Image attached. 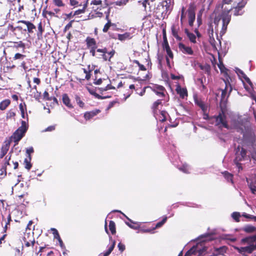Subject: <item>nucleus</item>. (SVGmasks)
<instances>
[{
	"instance_id": "nucleus-1",
	"label": "nucleus",
	"mask_w": 256,
	"mask_h": 256,
	"mask_svg": "<svg viewBox=\"0 0 256 256\" xmlns=\"http://www.w3.org/2000/svg\"><path fill=\"white\" fill-rule=\"evenodd\" d=\"M234 128L238 132L243 134L242 141L248 148H256V136L254 130L248 122L238 121Z\"/></svg>"
},
{
	"instance_id": "nucleus-2",
	"label": "nucleus",
	"mask_w": 256,
	"mask_h": 256,
	"mask_svg": "<svg viewBox=\"0 0 256 256\" xmlns=\"http://www.w3.org/2000/svg\"><path fill=\"white\" fill-rule=\"evenodd\" d=\"M232 0H222V2L217 6L218 8H221L222 12L220 14V18L222 20V26L220 34L222 35L224 34L226 30L228 24L231 20V15L230 14V12L233 8H231L230 9L224 8V4H229Z\"/></svg>"
},
{
	"instance_id": "nucleus-3",
	"label": "nucleus",
	"mask_w": 256,
	"mask_h": 256,
	"mask_svg": "<svg viewBox=\"0 0 256 256\" xmlns=\"http://www.w3.org/2000/svg\"><path fill=\"white\" fill-rule=\"evenodd\" d=\"M228 79L229 78H226V79H224L226 86L224 89H220L222 94L220 102V106L226 107L228 99L232 90V85L230 84Z\"/></svg>"
},
{
	"instance_id": "nucleus-4",
	"label": "nucleus",
	"mask_w": 256,
	"mask_h": 256,
	"mask_svg": "<svg viewBox=\"0 0 256 256\" xmlns=\"http://www.w3.org/2000/svg\"><path fill=\"white\" fill-rule=\"evenodd\" d=\"M28 126L25 121H22V125L12 134V136L6 140H11L14 142V146L18 144L20 140L24 136L25 133L28 130Z\"/></svg>"
},
{
	"instance_id": "nucleus-5",
	"label": "nucleus",
	"mask_w": 256,
	"mask_h": 256,
	"mask_svg": "<svg viewBox=\"0 0 256 256\" xmlns=\"http://www.w3.org/2000/svg\"><path fill=\"white\" fill-rule=\"evenodd\" d=\"M220 112L218 116H214L216 120V125H222L224 128H228V125L226 120V107L220 106Z\"/></svg>"
},
{
	"instance_id": "nucleus-6",
	"label": "nucleus",
	"mask_w": 256,
	"mask_h": 256,
	"mask_svg": "<svg viewBox=\"0 0 256 256\" xmlns=\"http://www.w3.org/2000/svg\"><path fill=\"white\" fill-rule=\"evenodd\" d=\"M196 6L194 3H190L189 4L188 8L187 10L188 24L192 27L194 26V22L196 20Z\"/></svg>"
},
{
	"instance_id": "nucleus-7",
	"label": "nucleus",
	"mask_w": 256,
	"mask_h": 256,
	"mask_svg": "<svg viewBox=\"0 0 256 256\" xmlns=\"http://www.w3.org/2000/svg\"><path fill=\"white\" fill-rule=\"evenodd\" d=\"M246 150L244 148H241L238 146L236 150V158H234L236 162L242 161L244 160L246 156Z\"/></svg>"
},
{
	"instance_id": "nucleus-8",
	"label": "nucleus",
	"mask_w": 256,
	"mask_h": 256,
	"mask_svg": "<svg viewBox=\"0 0 256 256\" xmlns=\"http://www.w3.org/2000/svg\"><path fill=\"white\" fill-rule=\"evenodd\" d=\"M248 0H241L237 4V6L234 8V14L236 16L242 15L243 14L242 9L245 6L247 3Z\"/></svg>"
},
{
	"instance_id": "nucleus-9",
	"label": "nucleus",
	"mask_w": 256,
	"mask_h": 256,
	"mask_svg": "<svg viewBox=\"0 0 256 256\" xmlns=\"http://www.w3.org/2000/svg\"><path fill=\"white\" fill-rule=\"evenodd\" d=\"M152 90L157 96L160 97H164L166 96V94H167L164 87L158 84L154 85Z\"/></svg>"
},
{
	"instance_id": "nucleus-10",
	"label": "nucleus",
	"mask_w": 256,
	"mask_h": 256,
	"mask_svg": "<svg viewBox=\"0 0 256 256\" xmlns=\"http://www.w3.org/2000/svg\"><path fill=\"white\" fill-rule=\"evenodd\" d=\"M18 23L24 24L26 26V28L24 29V31H27L28 34L34 32V30L36 29V26L30 21L25 20H20Z\"/></svg>"
},
{
	"instance_id": "nucleus-11",
	"label": "nucleus",
	"mask_w": 256,
	"mask_h": 256,
	"mask_svg": "<svg viewBox=\"0 0 256 256\" xmlns=\"http://www.w3.org/2000/svg\"><path fill=\"white\" fill-rule=\"evenodd\" d=\"M178 46L180 50L183 54L188 55H192L194 54V51L191 47L186 46L182 42L179 43Z\"/></svg>"
},
{
	"instance_id": "nucleus-12",
	"label": "nucleus",
	"mask_w": 256,
	"mask_h": 256,
	"mask_svg": "<svg viewBox=\"0 0 256 256\" xmlns=\"http://www.w3.org/2000/svg\"><path fill=\"white\" fill-rule=\"evenodd\" d=\"M234 248L239 253L242 254L247 252L248 254H252L254 252V248L252 247V245L244 247H238L234 246Z\"/></svg>"
},
{
	"instance_id": "nucleus-13",
	"label": "nucleus",
	"mask_w": 256,
	"mask_h": 256,
	"mask_svg": "<svg viewBox=\"0 0 256 256\" xmlns=\"http://www.w3.org/2000/svg\"><path fill=\"white\" fill-rule=\"evenodd\" d=\"M194 102L195 104L199 106L204 112H206L207 111L208 107L201 98L195 96H194Z\"/></svg>"
},
{
	"instance_id": "nucleus-14",
	"label": "nucleus",
	"mask_w": 256,
	"mask_h": 256,
	"mask_svg": "<svg viewBox=\"0 0 256 256\" xmlns=\"http://www.w3.org/2000/svg\"><path fill=\"white\" fill-rule=\"evenodd\" d=\"M256 242V234L242 238L240 242L242 244H248L249 246H250L254 245V242Z\"/></svg>"
},
{
	"instance_id": "nucleus-15",
	"label": "nucleus",
	"mask_w": 256,
	"mask_h": 256,
	"mask_svg": "<svg viewBox=\"0 0 256 256\" xmlns=\"http://www.w3.org/2000/svg\"><path fill=\"white\" fill-rule=\"evenodd\" d=\"M96 52L100 53L97 55L96 58H102L104 61H108L109 60L108 58V56L106 55L107 54V48H98L96 50Z\"/></svg>"
},
{
	"instance_id": "nucleus-16",
	"label": "nucleus",
	"mask_w": 256,
	"mask_h": 256,
	"mask_svg": "<svg viewBox=\"0 0 256 256\" xmlns=\"http://www.w3.org/2000/svg\"><path fill=\"white\" fill-rule=\"evenodd\" d=\"M176 93L179 94L180 98H184L186 96H188L186 88H182L179 84L176 86Z\"/></svg>"
},
{
	"instance_id": "nucleus-17",
	"label": "nucleus",
	"mask_w": 256,
	"mask_h": 256,
	"mask_svg": "<svg viewBox=\"0 0 256 256\" xmlns=\"http://www.w3.org/2000/svg\"><path fill=\"white\" fill-rule=\"evenodd\" d=\"M100 112V110H94L90 112H86L84 114V117L86 120H90L94 116H96Z\"/></svg>"
},
{
	"instance_id": "nucleus-18",
	"label": "nucleus",
	"mask_w": 256,
	"mask_h": 256,
	"mask_svg": "<svg viewBox=\"0 0 256 256\" xmlns=\"http://www.w3.org/2000/svg\"><path fill=\"white\" fill-rule=\"evenodd\" d=\"M50 231L52 232V234L54 235V239H56L58 240L60 246V247L62 248L64 246V244L62 238H60V236L59 234L58 230L55 228H51Z\"/></svg>"
},
{
	"instance_id": "nucleus-19",
	"label": "nucleus",
	"mask_w": 256,
	"mask_h": 256,
	"mask_svg": "<svg viewBox=\"0 0 256 256\" xmlns=\"http://www.w3.org/2000/svg\"><path fill=\"white\" fill-rule=\"evenodd\" d=\"M246 180L248 182L249 188L253 194H256V180L246 178Z\"/></svg>"
},
{
	"instance_id": "nucleus-20",
	"label": "nucleus",
	"mask_w": 256,
	"mask_h": 256,
	"mask_svg": "<svg viewBox=\"0 0 256 256\" xmlns=\"http://www.w3.org/2000/svg\"><path fill=\"white\" fill-rule=\"evenodd\" d=\"M11 144V140H6L0 148V152L5 154H7L10 146Z\"/></svg>"
},
{
	"instance_id": "nucleus-21",
	"label": "nucleus",
	"mask_w": 256,
	"mask_h": 256,
	"mask_svg": "<svg viewBox=\"0 0 256 256\" xmlns=\"http://www.w3.org/2000/svg\"><path fill=\"white\" fill-rule=\"evenodd\" d=\"M11 156H10L8 160L7 156L6 157L5 160L6 162L2 166L0 170V176H5L6 175V166L10 164V159Z\"/></svg>"
},
{
	"instance_id": "nucleus-22",
	"label": "nucleus",
	"mask_w": 256,
	"mask_h": 256,
	"mask_svg": "<svg viewBox=\"0 0 256 256\" xmlns=\"http://www.w3.org/2000/svg\"><path fill=\"white\" fill-rule=\"evenodd\" d=\"M86 46L88 48H96V43L94 38L88 36L86 40Z\"/></svg>"
},
{
	"instance_id": "nucleus-23",
	"label": "nucleus",
	"mask_w": 256,
	"mask_h": 256,
	"mask_svg": "<svg viewBox=\"0 0 256 256\" xmlns=\"http://www.w3.org/2000/svg\"><path fill=\"white\" fill-rule=\"evenodd\" d=\"M63 103L68 108H72L73 106L70 103V100L66 94H64L62 96Z\"/></svg>"
},
{
	"instance_id": "nucleus-24",
	"label": "nucleus",
	"mask_w": 256,
	"mask_h": 256,
	"mask_svg": "<svg viewBox=\"0 0 256 256\" xmlns=\"http://www.w3.org/2000/svg\"><path fill=\"white\" fill-rule=\"evenodd\" d=\"M184 32L191 42L194 44L196 43V36L194 34L190 32L188 28L184 29Z\"/></svg>"
},
{
	"instance_id": "nucleus-25",
	"label": "nucleus",
	"mask_w": 256,
	"mask_h": 256,
	"mask_svg": "<svg viewBox=\"0 0 256 256\" xmlns=\"http://www.w3.org/2000/svg\"><path fill=\"white\" fill-rule=\"evenodd\" d=\"M172 33V36L178 40H182V38L178 34V31L179 30V28H176V26L174 24L171 27Z\"/></svg>"
},
{
	"instance_id": "nucleus-26",
	"label": "nucleus",
	"mask_w": 256,
	"mask_h": 256,
	"mask_svg": "<svg viewBox=\"0 0 256 256\" xmlns=\"http://www.w3.org/2000/svg\"><path fill=\"white\" fill-rule=\"evenodd\" d=\"M162 7H165L166 13L168 12H170L172 10V8L170 7V0H163L162 2Z\"/></svg>"
},
{
	"instance_id": "nucleus-27",
	"label": "nucleus",
	"mask_w": 256,
	"mask_h": 256,
	"mask_svg": "<svg viewBox=\"0 0 256 256\" xmlns=\"http://www.w3.org/2000/svg\"><path fill=\"white\" fill-rule=\"evenodd\" d=\"M162 48L164 50L166 51V52L168 57L172 59L174 58V54L170 50L169 44H162Z\"/></svg>"
},
{
	"instance_id": "nucleus-28",
	"label": "nucleus",
	"mask_w": 256,
	"mask_h": 256,
	"mask_svg": "<svg viewBox=\"0 0 256 256\" xmlns=\"http://www.w3.org/2000/svg\"><path fill=\"white\" fill-rule=\"evenodd\" d=\"M110 240H112V244L109 247L108 250L102 254L104 256H108L114 248L116 245V241L114 240H112V238L110 236Z\"/></svg>"
},
{
	"instance_id": "nucleus-29",
	"label": "nucleus",
	"mask_w": 256,
	"mask_h": 256,
	"mask_svg": "<svg viewBox=\"0 0 256 256\" xmlns=\"http://www.w3.org/2000/svg\"><path fill=\"white\" fill-rule=\"evenodd\" d=\"M198 66L202 70L205 72V73L207 74L208 75H210L211 68L210 64H200Z\"/></svg>"
},
{
	"instance_id": "nucleus-30",
	"label": "nucleus",
	"mask_w": 256,
	"mask_h": 256,
	"mask_svg": "<svg viewBox=\"0 0 256 256\" xmlns=\"http://www.w3.org/2000/svg\"><path fill=\"white\" fill-rule=\"evenodd\" d=\"M218 66L220 70V72L222 73H224L226 75V78H230V76L228 74V70L226 68H225L224 64L220 60V63L218 64Z\"/></svg>"
},
{
	"instance_id": "nucleus-31",
	"label": "nucleus",
	"mask_w": 256,
	"mask_h": 256,
	"mask_svg": "<svg viewBox=\"0 0 256 256\" xmlns=\"http://www.w3.org/2000/svg\"><path fill=\"white\" fill-rule=\"evenodd\" d=\"M10 104V100L9 99H6L0 102V110H5Z\"/></svg>"
},
{
	"instance_id": "nucleus-32",
	"label": "nucleus",
	"mask_w": 256,
	"mask_h": 256,
	"mask_svg": "<svg viewBox=\"0 0 256 256\" xmlns=\"http://www.w3.org/2000/svg\"><path fill=\"white\" fill-rule=\"evenodd\" d=\"M242 230L248 234L252 233L256 230V227L252 225H246L242 228Z\"/></svg>"
},
{
	"instance_id": "nucleus-33",
	"label": "nucleus",
	"mask_w": 256,
	"mask_h": 256,
	"mask_svg": "<svg viewBox=\"0 0 256 256\" xmlns=\"http://www.w3.org/2000/svg\"><path fill=\"white\" fill-rule=\"evenodd\" d=\"M90 66H88V70H87L86 69L84 68H82V70H83L84 73L86 74V76H84V78H82V80H88L90 78V77H91L90 72L92 70H90Z\"/></svg>"
},
{
	"instance_id": "nucleus-34",
	"label": "nucleus",
	"mask_w": 256,
	"mask_h": 256,
	"mask_svg": "<svg viewBox=\"0 0 256 256\" xmlns=\"http://www.w3.org/2000/svg\"><path fill=\"white\" fill-rule=\"evenodd\" d=\"M222 174L228 182H230L232 184H234L233 175L232 174L227 171L222 172Z\"/></svg>"
},
{
	"instance_id": "nucleus-35",
	"label": "nucleus",
	"mask_w": 256,
	"mask_h": 256,
	"mask_svg": "<svg viewBox=\"0 0 256 256\" xmlns=\"http://www.w3.org/2000/svg\"><path fill=\"white\" fill-rule=\"evenodd\" d=\"M228 248L226 246H220L218 248H214V252H216V254L223 255L226 252Z\"/></svg>"
},
{
	"instance_id": "nucleus-36",
	"label": "nucleus",
	"mask_w": 256,
	"mask_h": 256,
	"mask_svg": "<svg viewBox=\"0 0 256 256\" xmlns=\"http://www.w3.org/2000/svg\"><path fill=\"white\" fill-rule=\"evenodd\" d=\"M26 58V56L24 54H22L17 52L16 53L14 57H13V60H18V62H22Z\"/></svg>"
},
{
	"instance_id": "nucleus-37",
	"label": "nucleus",
	"mask_w": 256,
	"mask_h": 256,
	"mask_svg": "<svg viewBox=\"0 0 256 256\" xmlns=\"http://www.w3.org/2000/svg\"><path fill=\"white\" fill-rule=\"evenodd\" d=\"M31 158V156H30L29 158L28 157V158H26L24 160V168L28 170H30L32 167V164L30 162Z\"/></svg>"
},
{
	"instance_id": "nucleus-38",
	"label": "nucleus",
	"mask_w": 256,
	"mask_h": 256,
	"mask_svg": "<svg viewBox=\"0 0 256 256\" xmlns=\"http://www.w3.org/2000/svg\"><path fill=\"white\" fill-rule=\"evenodd\" d=\"M160 105L162 106V102L161 100H158L156 101L153 104L152 106V109L153 110V112L155 114L158 108V106Z\"/></svg>"
},
{
	"instance_id": "nucleus-39",
	"label": "nucleus",
	"mask_w": 256,
	"mask_h": 256,
	"mask_svg": "<svg viewBox=\"0 0 256 256\" xmlns=\"http://www.w3.org/2000/svg\"><path fill=\"white\" fill-rule=\"evenodd\" d=\"M109 230L112 234H115L116 233V226L115 222L113 220H110L109 222Z\"/></svg>"
},
{
	"instance_id": "nucleus-40",
	"label": "nucleus",
	"mask_w": 256,
	"mask_h": 256,
	"mask_svg": "<svg viewBox=\"0 0 256 256\" xmlns=\"http://www.w3.org/2000/svg\"><path fill=\"white\" fill-rule=\"evenodd\" d=\"M14 48L16 49L18 48H22L23 50V52H24V50L26 49V44L22 41H19L18 42H14Z\"/></svg>"
},
{
	"instance_id": "nucleus-41",
	"label": "nucleus",
	"mask_w": 256,
	"mask_h": 256,
	"mask_svg": "<svg viewBox=\"0 0 256 256\" xmlns=\"http://www.w3.org/2000/svg\"><path fill=\"white\" fill-rule=\"evenodd\" d=\"M87 6V2H86L84 4L82 8L76 10L74 13L73 16H76L84 13Z\"/></svg>"
},
{
	"instance_id": "nucleus-42",
	"label": "nucleus",
	"mask_w": 256,
	"mask_h": 256,
	"mask_svg": "<svg viewBox=\"0 0 256 256\" xmlns=\"http://www.w3.org/2000/svg\"><path fill=\"white\" fill-rule=\"evenodd\" d=\"M167 219H168L167 216H166L164 217L162 221L158 222L156 224V226L152 228V230H154L157 228H160L161 226H162L166 222Z\"/></svg>"
},
{
	"instance_id": "nucleus-43",
	"label": "nucleus",
	"mask_w": 256,
	"mask_h": 256,
	"mask_svg": "<svg viewBox=\"0 0 256 256\" xmlns=\"http://www.w3.org/2000/svg\"><path fill=\"white\" fill-rule=\"evenodd\" d=\"M34 232H26L24 233L23 240L24 241H26V240H30V238H32Z\"/></svg>"
},
{
	"instance_id": "nucleus-44",
	"label": "nucleus",
	"mask_w": 256,
	"mask_h": 256,
	"mask_svg": "<svg viewBox=\"0 0 256 256\" xmlns=\"http://www.w3.org/2000/svg\"><path fill=\"white\" fill-rule=\"evenodd\" d=\"M16 116V112L13 111L12 110H10L6 113V118L7 120L11 119L12 118L14 119V117Z\"/></svg>"
},
{
	"instance_id": "nucleus-45",
	"label": "nucleus",
	"mask_w": 256,
	"mask_h": 256,
	"mask_svg": "<svg viewBox=\"0 0 256 256\" xmlns=\"http://www.w3.org/2000/svg\"><path fill=\"white\" fill-rule=\"evenodd\" d=\"M53 4L58 7H64L66 4L63 2L62 0H53Z\"/></svg>"
},
{
	"instance_id": "nucleus-46",
	"label": "nucleus",
	"mask_w": 256,
	"mask_h": 256,
	"mask_svg": "<svg viewBox=\"0 0 256 256\" xmlns=\"http://www.w3.org/2000/svg\"><path fill=\"white\" fill-rule=\"evenodd\" d=\"M75 100L76 102V104L79 106L81 108H84V103L82 100L80 98L76 95L75 96Z\"/></svg>"
},
{
	"instance_id": "nucleus-47",
	"label": "nucleus",
	"mask_w": 256,
	"mask_h": 256,
	"mask_svg": "<svg viewBox=\"0 0 256 256\" xmlns=\"http://www.w3.org/2000/svg\"><path fill=\"white\" fill-rule=\"evenodd\" d=\"M130 37L129 33L126 32L124 34H118V39L121 41L124 40H125L128 38Z\"/></svg>"
},
{
	"instance_id": "nucleus-48",
	"label": "nucleus",
	"mask_w": 256,
	"mask_h": 256,
	"mask_svg": "<svg viewBox=\"0 0 256 256\" xmlns=\"http://www.w3.org/2000/svg\"><path fill=\"white\" fill-rule=\"evenodd\" d=\"M48 15L50 17L56 16L55 13L51 11H48L46 10H44L42 11V15L44 17L46 18V15Z\"/></svg>"
},
{
	"instance_id": "nucleus-49",
	"label": "nucleus",
	"mask_w": 256,
	"mask_h": 256,
	"mask_svg": "<svg viewBox=\"0 0 256 256\" xmlns=\"http://www.w3.org/2000/svg\"><path fill=\"white\" fill-rule=\"evenodd\" d=\"M12 218L10 214H9L7 217V222L6 223L4 227V231L6 232L8 228H10V222L12 221Z\"/></svg>"
},
{
	"instance_id": "nucleus-50",
	"label": "nucleus",
	"mask_w": 256,
	"mask_h": 256,
	"mask_svg": "<svg viewBox=\"0 0 256 256\" xmlns=\"http://www.w3.org/2000/svg\"><path fill=\"white\" fill-rule=\"evenodd\" d=\"M252 158L256 161V148H248Z\"/></svg>"
},
{
	"instance_id": "nucleus-51",
	"label": "nucleus",
	"mask_w": 256,
	"mask_h": 256,
	"mask_svg": "<svg viewBox=\"0 0 256 256\" xmlns=\"http://www.w3.org/2000/svg\"><path fill=\"white\" fill-rule=\"evenodd\" d=\"M133 62L138 66L140 70L142 71H146V68L143 64H141L138 60H133Z\"/></svg>"
},
{
	"instance_id": "nucleus-52",
	"label": "nucleus",
	"mask_w": 256,
	"mask_h": 256,
	"mask_svg": "<svg viewBox=\"0 0 256 256\" xmlns=\"http://www.w3.org/2000/svg\"><path fill=\"white\" fill-rule=\"evenodd\" d=\"M44 30L42 28V24L40 22L38 25V32H37V36L38 38L42 36Z\"/></svg>"
},
{
	"instance_id": "nucleus-53",
	"label": "nucleus",
	"mask_w": 256,
	"mask_h": 256,
	"mask_svg": "<svg viewBox=\"0 0 256 256\" xmlns=\"http://www.w3.org/2000/svg\"><path fill=\"white\" fill-rule=\"evenodd\" d=\"M126 224L129 227L134 230H138L140 228V225L138 223L132 222V224H130L128 222Z\"/></svg>"
},
{
	"instance_id": "nucleus-54",
	"label": "nucleus",
	"mask_w": 256,
	"mask_h": 256,
	"mask_svg": "<svg viewBox=\"0 0 256 256\" xmlns=\"http://www.w3.org/2000/svg\"><path fill=\"white\" fill-rule=\"evenodd\" d=\"M8 30H11L12 32H14L16 29L18 30H22V28L20 26H17L16 27H14L13 25L11 24H9L8 26Z\"/></svg>"
},
{
	"instance_id": "nucleus-55",
	"label": "nucleus",
	"mask_w": 256,
	"mask_h": 256,
	"mask_svg": "<svg viewBox=\"0 0 256 256\" xmlns=\"http://www.w3.org/2000/svg\"><path fill=\"white\" fill-rule=\"evenodd\" d=\"M240 214L238 212H234L232 214V218L236 220V222H239L240 221Z\"/></svg>"
},
{
	"instance_id": "nucleus-56",
	"label": "nucleus",
	"mask_w": 256,
	"mask_h": 256,
	"mask_svg": "<svg viewBox=\"0 0 256 256\" xmlns=\"http://www.w3.org/2000/svg\"><path fill=\"white\" fill-rule=\"evenodd\" d=\"M111 26H112V22L109 20L108 22L104 26V27L102 29L103 32H106L108 30Z\"/></svg>"
},
{
	"instance_id": "nucleus-57",
	"label": "nucleus",
	"mask_w": 256,
	"mask_h": 256,
	"mask_svg": "<svg viewBox=\"0 0 256 256\" xmlns=\"http://www.w3.org/2000/svg\"><path fill=\"white\" fill-rule=\"evenodd\" d=\"M43 98L45 100H52V97L50 96L48 92L46 90L43 94Z\"/></svg>"
},
{
	"instance_id": "nucleus-58",
	"label": "nucleus",
	"mask_w": 256,
	"mask_h": 256,
	"mask_svg": "<svg viewBox=\"0 0 256 256\" xmlns=\"http://www.w3.org/2000/svg\"><path fill=\"white\" fill-rule=\"evenodd\" d=\"M167 114H168V113L166 111L162 110L160 112V115L162 116V117H161L162 119L160 120L162 122H165L166 120V115Z\"/></svg>"
},
{
	"instance_id": "nucleus-59",
	"label": "nucleus",
	"mask_w": 256,
	"mask_h": 256,
	"mask_svg": "<svg viewBox=\"0 0 256 256\" xmlns=\"http://www.w3.org/2000/svg\"><path fill=\"white\" fill-rule=\"evenodd\" d=\"M179 170L184 173H186V174L190 173L189 168L187 165H182V166H181L180 168H179Z\"/></svg>"
},
{
	"instance_id": "nucleus-60",
	"label": "nucleus",
	"mask_w": 256,
	"mask_h": 256,
	"mask_svg": "<svg viewBox=\"0 0 256 256\" xmlns=\"http://www.w3.org/2000/svg\"><path fill=\"white\" fill-rule=\"evenodd\" d=\"M115 88L112 85L108 84L104 88H100L101 91H106L109 90H114Z\"/></svg>"
},
{
	"instance_id": "nucleus-61",
	"label": "nucleus",
	"mask_w": 256,
	"mask_h": 256,
	"mask_svg": "<svg viewBox=\"0 0 256 256\" xmlns=\"http://www.w3.org/2000/svg\"><path fill=\"white\" fill-rule=\"evenodd\" d=\"M20 66L22 68L25 72H26L28 70V67L26 66V62L24 60L22 61Z\"/></svg>"
},
{
	"instance_id": "nucleus-62",
	"label": "nucleus",
	"mask_w": 256,
	"mask_h": 256,
	"mask_svg": "<svg viewBox=\"0 0 256 256\" xmlns=\"http://www.w3.org/2000/svg\"><path fill=\"white\" fill-rule=\"evenodd\" d=\"M236 72L240 77L243 78L246 75L241 70L238 68H236Z\"/></svg>"
},
{
	"instance_id": "nucleus-63",
	"label": "nucleus",
	"mask_w": 256,
	"mask_h": 256,
	"mask_svg": "<svg viewBox=\"0 0 256 256\" xmlns=\"http://www.w3.org/2000/svg\"><path fill=\"white\" fill-rule=\"evenodd\" d=\"M115 50H112L110 52H107V56H108V58H109L108 60V62H110V59L112 58V57H113V56H114V54H115Z\"/></svg>"
},
{
	"instance_id": "nucleus-64",
	"label": "nucleus",
	"mask_w": 256,
	"mask_h": 256,
	"mask_svg": "<svg viewBox=\"0 0 256 256\" xmlns=\"http://www.w3.org/2000/svg\"><path fill=\"white\" fill-rule=\"evenodd\" d=\"M194 247H192L190 250H188L184 254V256H191L192 254H194L195 252Z\"/></svg>"
}]
</instances>
